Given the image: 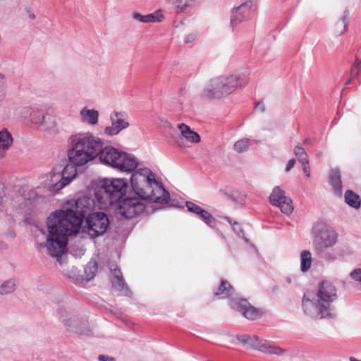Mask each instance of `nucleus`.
Segmentation results:
<instances>
[{
  "mask_svg": "<svg viewBox=\"0 0 361 361\" xmlns=\"http://www.w3.org/2000/svg\"><path fill=\"white\" fill-rule=\"evenodd\" d=\"M63 209L52 212L47 218V253L61 262V255L66 252L68 237L78 233L85 218L83 231L91 238L104 235L110 225L108 216L99 209L92 197L84 195L76 200L68 201ZM102 209H100L102 210Z\"/></svg>",
  "mask_w": 361,
  "mask_h": 361,
  "instance_id": "obj_1",
  "label": "nucleus"
},
{
  "mask_svg": "<svg viewBox=\"0 0 361 361\" xmlns=\"http://www.w3.org/2000/svg\"><path fill=\"white\" fill-rule=\"evenodd\" d=\"M131 188L135 195L142 200L161 204L169 202V192L155 179V175L147 168L135 171L130 177Z\"/></svg>",
  "mask_w": 361,
  "mask_h": 361,
  "instance_id": "obj_2",
  "label": "nucleus"
},
{
  "mask_svg": "<svg viewBox=\"0 0 361 361\" xmlns=\"http://www.w3.org/2000/svg\"><path fill=\"white\" fill-rule=\"evenodd\" d=\"M102 147L100 138L92 133H78L69 137V147L67 156L70 163L75 165H85L98 157Z\"/></svg>",
  "mask_w": 361,
  "mask_h": 361,
  "instance_id": "obj_3",
  "label": "nucleus"
},
{
  "mask_svg": "<svg viewBox=\"0 0 361 361\" xmlns=\"http://www.w3.org/2000/svg\"><path fill=\"white\" fill-rule=\"evenodd\" d=\"M127 180L107 179L99 181L94 189V197L99 209H107L128 195Z\"/></svg>",
  "mask_w": 361,
  "mask_h": 361,
  "instance_id": "obj_4",
  "label": "nucleus"
},
{
  "mask_svg": "<svg viewBox=\"0 0 361 361\" xmlns=\"http://www.w3.org/2000/svg\"><path fill=\"white\" fill-rule=\"evenodd\" d=\"M98 157L103 164L121 171L134 172L137 166V161L133 156L119 152L113 147H104L103 143Z\"/></svg>",
  "mask_w": 361,
  "mask_h": 361,
  "instance_id": "obj_5",
  "label": "nucleus"
},
{
  "mask_svg": "<svg viewBox=\"0 0 361 361\" xmlns=\"http://www.w3.org/2000/svg\"><path fill=\"white\" fill-rule=\"evenodd\" d=\"M246 83V80L242 81L236 75L218 77L210 80L203 94L208 99L220 98L224 94H231L238 87L245 86Z\"/></svg>",
  "mask_w": 361,
  "mask_h": 361,
  "instance_id": "obj_6",
  "label": "nucleus"
},
{
  "mask_svg": "<svg viewBox=\"0 0 361 361\" xmlns=\"http://www.w3.org/2000/svg\"><path fill=\"white\" fill-rule=\"evenodd\" d=\"M58 314L61 322L68 331L74 333L78 336H90L92 335V330L90 327L87 319L80 318L77 315H71L64 308L59 309Z\"/></svg>",
  "mask_w": 361,
  "mask_h": 361,
  "instance_id": "obj_7",
  "label": "nucleus"
},
{
  "mask_svg": "<svg viewBox=\"0 0 361 361\" xmlns=\"http://www.w3.org/2000/svg\"><path fill=\"white\" fill-rule=\"evenodd\" d=\"M142 200L137 195H135L131 188L128 195L120 202L117 214L128 219L136 217L141 214L145 209V205Z\"/></svg>",
  "mask_w": 361,
  "mask_h": 361,
  "instance_id": "obj_8",
  "label": "nucleus"
},
{
  "mask_svg": "<svg viewBox=\"0 0 361 361\" xmlns=\"http://www.w3.org/2000/svg\"><path fill=\"white\" fill-rule=\"evenodd\" d=\"M336 241L337 233L333 228L323 223L317 225L313 240L314 250L330 248Z\"/></svg>",
  "mask_w": 361,
  "mask_h": 361,
  "instance_id": "obj_9",
  "label": "nucleus"
},
{
  "mask_svg": "<svg viewBox=\"0 0 361 361\" xmlns=\"http://www.w3.org/2000/svg\"><path fill=\"white\" fill-rule=\"evenodd\" d=\"M302 305L305 314L314 319L332 318L335 315L333 310L327 309L324 305L317 302L316 298H311L308 294L304 295Z\"/></svg>",
  "mask_w": 361,
  "mask_h": 361,
  "instance_id": "obj_10",
  "label": "nucleus"
},
{
  "mask_svg": "<svg viewBox=\"0 0 361 361\" xmlns=\"http://www.w3.org/2000/svg\"><path fill=\"white\" fill-rule=\"evenodd\" d=\"M23 114L25 118H27L37 128L47 130L54 126V121L52 117L42 109L35 106L25 107Z\"/></svg>",
  "mask_w": 361,
  "mask_h": 361,
  "instance_id": "obj_11",
  "label": "nucleus"
},
{
  "mask_svg": "<svg viewBox=\"0 0 361 361\" xmlns=\"http://www.w3.org/2000/svg\"><path fill=\"white\" fill-rule=\"evenodd\" d=\"M257 9L255 0H249L239 6L234 8L231 11L230 26L233 30L241 23L250 19Z\"/></svg>",
  "mask_w": 361,
  "mask_h": 361,
  "instance_id": "obj_12",
  "label": "nucleus"
},
{
  "mask_svg": "<svg viewBox=\"0 0 361 361\" xmlns=\"http://www.w3.org/2000/svg\"><path fill=\"white\" fill-rule=\"evenodd\" d=\"M82 166L71 163L70 164H66L60 173H54L51 176V182L55 183L51 185V190L53 191H59L68 185L77 176L76 166Z\"/></svg>",
  "mask_w": 361,
  "mask_h": 361,
  "instance_id": "obj_13",
  "label": "nucleus"
},
{
  "mask_svg": "<svg viewBox=\"0 0 361 361\" xmlns=\"http://www.w3.org/2000/svg\"><path fill=\"white\" fill-rule=\"evenodd\" d=\"M337 298V290L333 283L324 281L319 283L316 294L317 302L324 305L327 309L334 310L331 303Z\"/></svg>",
  "mask_w": 361,
  "mask_h": 361,
  "instance_id": "obj_14",
  "label": "nucleus"
},
{
  "mask_svg": "<svg viewBox=\"0 0 361 361\" xmlns=\"http://www.w3.org/2000/svg\"><path fill=\"white\" fill-rule=\"evenodd\" d=\"M269 200L272 205L280 207L281 211L286 215H290L293 211L292 200L285 195V192L279 186L274 188Z\"/></svg>",
  "mask_w": 361,
  "mask_h": 361,
  "instance_id": "obj_15",
  "label": "nucleus"
},
{
  "mask_svg": "<svg viewBox=\"0 0 361 361\" xmlns=\"http://www.w3.org/2000/svg\"><path fill=\"white\" fill-rule=\"evenodd\" d=\"M231 306L250 320H255L263 314L262 311L251 305L245 299L233 300L231 301Z\"/></svg>",
  "mask_w": 361,
  "mask_h": 361,
  "instance_id": "obj_16",
  "label": "nucleus"
},
{
  "mask_svg": "<svg viewBox=\"0 0 361 361\" xmlns=\"http://www.w3.org/2000/svg\"><path fill=\"white\" fill-rule=\"evenodd\" d=\"M250 340H249L247 345L264 353L274 354L281 356L286 351V349L280 347L271 345L268 341L262 340L257 336H250Z\"/></svg>",
  "mask_w": 361,
  "mask_h": 361,
  "instance_id": "obj_17",
  "label": "nucleus"
},
{
  "mask_svg": "<svg viewBox=\"0 0 361 361\" xmlns=\"http://www.w3.org/2000/svg\"><path fill=\"white\" fill-rule=\"evenodd\" d=\"M121 112H114L110 116L111 125L105 128L106 135L112 136L118 134L122 130L129 126V123L125 121Z\"/></svg>",
  "mask_w": 361,
  "mask_h": 361,
  "instance_id": "obj_18",
  "label": "nucleus"
},
{
  "mask_svg": "<svg viewBox=\"0 0 361 361\" xmlns=\"http://www.w3.org/2000/svg\"><path fill=\"white\" fill-rule=\"evenodd\" d=\"M186 207L190 212L195 214L210 227L216 226V219L208 211L192 202H186Z\"/></svg>",
  "mask_w": 361,
  "mask_h": 361,
  "instance_id": "obj_19",
  "label": "nucleus"
},
{
  "mask_svg": "<svg viewBox=\"0 0 361 361\" xmlns=\"http://www.w3.org/2000/svg\"><path fill=\"white\" fill-rule=\"evenodd\" d=\"M111 273L112 274L111 278L112 286L118 291L122 292L124 295L130 296L132 293L123 279L121 270L116 267L111 268Z\"/></svg>",
  "mask_w": 361,
  "mask_h": 361,
  "instance_id": "obj_20",
  "label": "nucleus"
},
{
  "mask_svg": "<svg viewBox=\"0 0 361 361\" xmlns=\"http://www.w3.org/2000/svg\"><path fill=\"white\" fill-rule=\"evenodd\" d=\"M329 181L334 188V194L341 197L342 195V183L338 169H333L329 173Z\"/></svg>",
  "mask_w": 361,
  "mask_h": 361,
  "instance_id": "obj_21",
  "label": "nucleus"
},
{
  "mask_svg": "<svg viewBox=\"0 0 361 361\" xmlns=\"http://www.w3.org/2000/svg\"><path fill=\"white\" fill-rule=\"evenodd\" d=\"M13 139L11 134L6 130H0V159L5 156V152L9 149Z\"/></svg>",
  "mask_w": 361,
  "mask_h": 361,
  "instance_id": "obj_22",
  "label": "nucleus"
},
{
  "mask_svg": "<svg viewBox=\"0 0 361 361\" xmlns=\"http://www.w3.org/2000/svg\"><path fill=\"white\" fill-rule=\"evenodd\" d=\"M234 289L233 286L226 280H221L219 288L214 292V296L224 299L233 295Z\"/></svg>",
  "mask_w": 361,
  "mask_h": 361,
  "instance_id": "obj_23",
  "label": "nucleus"
},
{
  "mask_svg": "<svg viewBox=\"0 0 361 361\" xmlns=\"http://www.w3.org/2000/svg\"><path fill=\"white\" fill-rule=\"evenodd\" d=\"M178 128L180 131L181 135L187 140L192 143H198L200 142V136L199 134L192 130L188 126L180 123L178 125Z\"/></svg>",
  "mask_w": 361,
  "mask_h": 361,
  "instance_id": "obj_24",
  "label": "nucleus"
},
{
  "mask_svg": "<svg viewBox=\"0 0 361 361\" xmlns=\"http://www.w3.org/2000/svg\"><path fill=\"white\" fill-rule=\"evenodd\" d=\"M133 18L134 20L140 22V23H154V22H161L164 16L162 14H159L158 13H150L147 15H142L139 13L134 12L133 13Z\"/></svg>",
  "mask_w": 361,
  "mask_h": 361,
  "instance_id": "obj_25",
  "label": "nucleus"
},
{
  "mask_svg": "<svg viewBox=\"0 0 361 361\" xmlns=\"http://www.w3.org/2000/svg\"><path fill=\"white\" fill-rule=\"evenodd\" d=\"M349 11L345 9L341 19L335 25V33L341 36L346 30L349 25Z\"/></svg>",
  "mask_w": 361,
  "mask_h": 361,
  "instance_id": "obj_26",
  "label": "nucleus"
},
{
  "mask_svg": "<svg viewBox=\"0 0 361 361\" xmlns=\"http://www.w3.org/2000/svg\"><path fill=\"white\" fill-rule=\"evenodd\" d=\"M80 116L83 121L90 125H96L98 123L99 113L96 110L84 108L80 111Z\"/></svg>",
  "mask_w": 361,
  "mask_h": 361,
  "instance_id": "obj_27",
  "label": "nucleus"
},
{
  "mask_svg": "<svg viewBox=\"0 0 361 361\" xmlns=\"http://www.w3.org/2000/svg\"><path fill=\"white\" fill-rule=\"evenodd\" d=\"M18 281L16 279H9L4 281L0 286V295H8L13 293L18 287Z\"/></svg>",
  "mask_w": 361,
  "mask_h": 361,
  "instance_id": "obj_28",
  "label": "nucleus"
},
{
  "mask_svg": "<svg viewBox=\"0 0 361 361\" xmlns=\"http://www.w3.org/2000/svg\"><path fill=\"white\" fill-rule=\"evenodd\" d=\"M345 202L353 208L359 209L361 204V200L358 195L348 190L345 193Z\"/></svg>",
  "mask_w": 361,
  "mask_h": 361,
  "instance_id": "obj_29",
  "label": "nucleus"
},
{
  "mask_svg": "<svg viewBox=\"0 0 361 361\" xmlns=\"http://www.w3.org/2000/svg\"><path fill=\"white\" fill-rule=\"evenodd\" d=\"M312 265V254L308 250H303L300 253V270L302 272L307 271Z\"/></svg>",
  "mask_w": 361,
  "mask_h": 361,
  "instance_id": "obj_30",
  "label": "nucleus"
},
{
  "mask_svg": "<svg viewBox=\"0 0 361 361\" xmlns=\"http://www.w3.org/2000/svg\"><path fill=\"white\" fill-rule=\"evenodd\" d=\"M315 254L320 258H322L328 262H333L336 259V255L333 250L329 248H322L321 250H314Z\"/></svg>",
  "mask_w": 361,
  "mask_h": 361,
  "instance_id": "obj_31",
  "label": "nucleus"
},
{
  "mask_svg": "<svg viewBox=\"0 0 361 361\" xmlns=\"http://www.w3.org/2000/svg\"><path fill=\"white\" fill-rule=\"evenodd\" d=\"M97 268L98 265L96 261H91L87 264L84 269L85 276L87 281H90L94 277L97 271Z\"/></svg>",
  "mask_w": 361,
  "mask_h": 361,
  "instance_id": "obj_32",
  "label": "nucleus"
},
{
  "mask_svg": "<svg viewBox=\"0 0 361 361\" xmlns=\"http://www.w3.org/2000/svg\"><path fill=\"white\" fill-rule=\"evenodd\" d=\"M224 194L238 204L244 205L245 204L246 195L243 192L233 191L231 193L224 192Z\"/></svg>",
  "mask_w": 361,
  "mask_h": 361,
  "instance_id": "obj_33",
  "label": "nucleus"
},
{
  "mask_svg": "<svg viewBox=\"0 0 361 361\" xmlns=\"http://www.w3.org/2000/svg\"><path fill=\"white\" fill-rule=\"evenodd\" d=\"M250 145V140L243 138L235 142L233 149L238 153H243L249 149Z\"/></svg>",
  "mask_w": 361,
  "mask_h": 361,
  "instance_id": "obj_34",
  "label": "nucleus"
},
{
  "mask_svg": "<svg viewBox=\"0 0 361 361\" xmlns=\"http://www.w3.org/2000/svg\"><path fill=\"white\" fill-rule=\"evenodd\" d=\"M293 152L295 155L298 157V160L301 164H309L308 156L303 147L296 146Z\"/></svg>",
  "mask_w": 361,
  "mask_h": 361,
  "instance_id": "obj_35",
  "label": "nucleus"
},
{
  "mask_svg": "<svg viewBox=\"0 0 361 361\" xmlns=\"http://www.w3.org/2000/svg\"><path fill=\"white\" fill-rule=\"evenodd\" d=\"M6 79L4 74L0 73V106L6 97Z\"/></svg>",
  "mask_w": 361,
  "mask_h": 361,
  "instance_id": "obj_36",
  "label": "nucleus"
},
{
  "mask_svg": "<svg viewBox=\"0 0 361 361\" xmlns=\"http://www.w3.org/2000/svg\"><path fill=\"white\" fill-rule=\"evenodd\" d=\"M361 72V59L356 58L354 64L350 69V75L353 78H357Z\"/></svg>",
  "mask_w": 361,
  "mask_h": 361,
  "instance_id": "obj_37",
  "label": "nucleus"
},
{
  "mask_svg": "<svg viewBox=\"0 0 361 361\" xmlns=\"http://www.w3.org/2000/svg\"><path fill=\"white\" fill-rule=\"evenodd\" d=\"M350 276L354 281L361 283V268L355 269L350 272Z\"/></svg>",
  "mask_w": 361,
  "mask_h": 361,
  "instance_id": "obj_38",
  "label": "nucleus"
},
{
  "mask_svg": "<svg viewBox=\"0 0 361 361\" xmlns=\"http://www.w3.org/2000/svg\"><path fill=\"white\" fill-rule=\"evenodd\" d=\"M250 336L249 335H246V334H243V335H237L236 336V339L241 342L242 343H243V345H247L248 342H249V340H250Z\"/></svg>",
  "mask_w": 361,
  "mask_h": 361,
  "instance_id": "obj_39",
  "label": "nucleus"
},
{
  "mask_svg": "<svg viewBox=\"0 0 361 361\" xmlns=\"http://www.w3.org/2000/svg\"><path fill=\"white\" fill-rule=\"evenodd\" d=\"M98 360L99 361H116L114 357H110L105 355H99Z\"/></svg>",
  "mask_w": 361,
  "mask_h": 361,
  "instance_id": "obj_40",
  "label": "nucleus"
},
{
  "mask_svg": "<svg viewBox=\"0 0 361 361\" xmlns=\"http://www.w3.org/2000/svg\"><path fill=\"white\" fill-rule=\"evenodd\" d=\"M295 164V160L294 159H290L288 161V164L286 165L285 171L286 172H288L289 171H290L293 169V167L294 166Z\"/></svg>",
  "mask_w": 361,
  "mask_h": 361,
  "instance_id": "obj_41",
  "label": "nucleus"
},
{
  "mask_svg": "<svg viewBox=\"0 0 361 361\" xmlns=\"http://www.w3.org/2000/svg\"><path fill=\"white\" fill-rule=\"evenodd\" d=\"M255 109L259 110L260 112L263 113L265 111V106L262 102H258L255 105Z\"/></svg>",
  "mask_w": 361,
  "mask_h": 361,
  "instance_id": "obj_42",
  "label": "nucleus"
},
{
  "mask_svg": "<svg viewBox=\"0 0 361 361\" xmlns=\"http://www.w3.org/2000/svg\"><path fill=\"white\" fill-rule=\"evenodd\" d=\"M302 166V171L305 173L307 177L310 176V168L307 166L308 164H301Z\"/></svg>",
  "mask_w": 361,
  "mask_h": 361,
  "instance_id": "obj_43",
  "label": "nucleus"
},
{
  "mask_svg": "<svg viewBox=\"0 0 361 361\" xmlns=\"http://www.w3.org/2000/svg\"><path fill=\"white\" fill-rule=\"evenodd\" d=\"M4 195H5V192L4 190V185L0 183V205L2 203L3 197L4 196Z\"/></svg>",
  "mask_w": 361,
  "mask_h": 361,
  "instance_id": "obj_44",
  "label": "nucleus"
},
{
  "mask_svg": "<svg viewBox=\"0 0 361 361\" xmlns=\"http://www.w3.org/2000/svg\"><path fill=\"white\" fill-rule=\"evenodd\" d=\"M195 38V36L193 35H190L186 37L185 39V43H189V42H192Z\"/></svg>",
  "mask_w": 361,
  "mask_h": 361,
  "instance_id": "obj_45",
  "label": "nucleus"
},
{
  "mask_svg": "<svg viewBox=\"0 0 361 361\" xmlns=\"http://www.w3.org/2000/svg\"><path fill=\"white\" fill-rule=\"evenodd\" d=\"M225 219H226V221H227L230 224H231V225H236V226H238V224H237L235 221L233 222L232 219H231L230 217H228V216H227V217H226Z\"/></svg>",
  "mask_w": 361,
  "mask_h": 361,
  "instance_id": "obj_46",
  "label": "nucleus"
},
{
  "mask_svg": "<svg viewBox=\"0 0 361 361\" xmlns=\"http://www.w3.org/2000/svg\"><path fill=\"white\" fill-rule=\"evenodd\" d=\"M354 78L353 77H350V78L345 82V85H348L351 83L352 79Z\"/></svg>",
  "mask_w": 361,
  "mask_h": 361,
  "instance_id": "obj_47",
  "label": "nucleus"
},
{
  "mask_svg": "<svg viewBox=\"0 0 361 361\" xmlns=\"http://www.w3.org/2000/svg\"><path fill=\"white\" fill-rule=\"evenodd\" d=\"M9 235H10L11 238H15L16 234H15V233H14L13 231H9Z\"/></svg>",
  "mask_w": 361,
  "mask_h": 361,
  "instance_id": "obj_48",
  "label": "nucleus"
},
{
  "mask_svg": "<svg viewBox=\"0 0 361 361\" xmlns=\"http://www.w3.org/2000/svg\"><path fill=\"white\" fill-rule=\"evenodd\" d=\"M349 360H350V361H361V360H357L354 357H350Z\"/></svg>",
  "mask_w": 361,
  "mask_h": 361,
  "instance_id": "obj_49",
  "label": "nucleus"
},
{
  "mask_svg": "<svg viewBox=\"0 0 361 361\" xmlns=\"http://www.w3.org/2000/svg\"><path fill=\"white\" fill-rule=\"evenodd\" d=\"M171 126V124L168 121H166L165 126Z\"/></svg>",
  "mask_w": 361,
  "mask_h": 361,
  "instance_id": "obj_50",
  "label": "nucleus"
},
{
  "mask_svg": "<svg viewBox=\"0 0 361 361\" xmlns=\"http://www.w3.org/2000/svg\"><path fill=\"white\" fill-rule=\"evenodd\" d=\"M30 17L31 18L34 19V18H35V15H34V14H32V15H30Z\"/></svg>",
  "mask_w": 361,
  "mask_h": 361,
  "instance_id": "obj_51",
  "label": "nucleus"
},
{
  "mask_svg": "<svg viewBox=\"0 0 361 361\" xmlns=\"http://www.w3.org/2000/svg\"><path fill=\"white\" fill-rule=\"evenodd\" d=\"M287 281H288L289 283H291V280H290V278H287Z\"/></svg>",
  "mask_w": 361,
  "mask_h": 361,
  "instance_id": "obj_52",
  "label": "nucleus"
},
{
  "mask_svg": "<svg viewBox=\"0 0 361 361\" xmlns=\"http://www.w3.org/2000/svg\"><path fill=\"white\" fill-rule=\"evenodd\" d=\"M236 229H238V227L233 228V230H236Z\"/></svg>",
  "mask_w": 361,
  "mask_h": 361,
  "instance_id": "obj_53",
  "label": "nucleus"
},
{
  "mask_svg": "<svg viewBox=\"0 0 361 361\" xmlns=\"http://www.w3.org/2000/svg\"><path fill=\"white\" fill-rule=\"evenodd\" d=\"M236 229H238V227L233 228V230H236Z\"/></svg>",
  "mask_w": 361,
  "mask_h": 361,
  "instance_id": "obj_54",
  "label": "nucleus"
}]
</instances>
